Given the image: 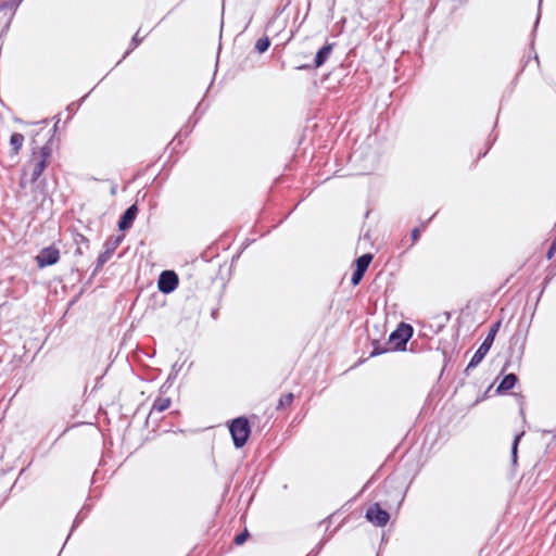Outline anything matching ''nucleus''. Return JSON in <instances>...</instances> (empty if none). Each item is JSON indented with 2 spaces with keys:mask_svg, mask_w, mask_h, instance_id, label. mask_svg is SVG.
I'll return each instance as SVG.
<instances>
[{
  "mask_svg": "<svg viewBox=\"0 0 556 556\" xmlns=\"http://www.w3.org/2000/svg\"><path fill=\"white\" fill-rule=\"evenodd\" d=\"M140 39L138 37V33L134 36L132 42L137 46L139 43Z\"/></svg>",
  "mask_w": 556,
  "mask_h": 556,
  "instance_id": "23",
  "label": "nucleus"
},
{
  "mask_svg": "<svg viewBox=\"0 0 556 556\" xmlns=\"http://www.w3.org/2000/svg\"><path fill=\"white\" fill-rule=\"evenodd\" d=\"M178 286V276L172 270H165L160 275L157 287L165 294L173 292Z\"/></svg>",
  "mask_w": 556,
  "mask_h": 556,
  "instance_id": "6",
  "label": "nucleus"
},
{
  "mask_svg": "<svg viewBox=\"0 0 556 556\" xmlns=\"http://www.w3.org/2000/svg\"><path fill=\"white\" fill-rule=\"evenodd\" d=\"M76 252H77V253H79V254H81V253H83V248H81V245H80V244H78V248H77Z\"/></svg>",
  "mask_w": 556,
  "mask_h": 556,
  "instance_id": "24",
  "label": "nucleus"
},
{
  "mask_svg": "<svg viewBox=\"0 0 556 556\" xmlns=\"http://www.w3.org/2000/svg\"><path fill=\"white\" fill-rule=\"evenodd\" d=\"M51 153L52 149L49 143L38 149L33 148L30 159L23 165L22 168V176L20 179V188L22 190L26 189L27 184H34L39 179L49 164Z\"/></svg>",
  "mask_w": 556,
  "mask_h": 556,
  "instance_id": "1",
  "label": "nucleus"
},
{
  "mask_svg": "<svg viewBox=\"0 0 556 556\" xmlns=\"http://www.w3.org/2000/svg\"><path fill=\"white\" fill-rule=\"evenodd\" d=\"M420 232L418 228L413 229L412 231V239L414 242H416L419 239Z\"/></svg>",
  "mask_w": 556,
  "mask_h": 556,
  "instance_id": "21",
  "label": "nucleus"
},
{
  "mask_svg": "<svg viewBox=\"0 0 556 556\" xmlns=\"http://www.w3.org/2000/svg\"><path fill=\"white\" fill-rule=\"evenodd\" d=\"M371 261H372V255L369 253L364 254L356 260V262H355L356 268H355V270L352 275V279H351V282L353 286H357L361 282V280L364 277V274L367 270Z\"/></svg>",
  "mask_w": 556,
  "mask_h": 556,
  "instance_id": "8",
  "label": "nucleus"
},
{
  "mask_svg": "<svg viewBox=\"0 0 556 556\" xmlns=\"http://www.w3.org/2000/svg\"><path fill=\"white\" fill-rule=\"evenodd\" d=\"M270 42H269V39L267 37H262L260 38L256 43H255V49L260 52V53H263L265 52L268 47H269Z\"/></svg>",
  "mask_w": 556,
  "mask_h": 556,
  "instance_id": "15",
  "label": "nucleus"
},
{
  "mask_svg": "<svg viewBox=\"0 0 556 556\" xmlns=\"http://www.w3.org/2000/svg\"><path fill=\"white\" fill-rule=\"evenodd\" d=\"M332 51V45L324 46L316 54L315 58V67H320L329 58Z\"/></svg>",
  "mask_w": 556,
  "mask_h": 556,
  "instance_id": "10",
  "label": "nucleus"
},
{
  "mask_svg": "<svg viewBox=\"0 0 556 556\" xmlns=\"http://www.w3.org/2000/svg\"><path fill=\"white\" fill-rule=\"evenodd\" d=\"M555 252H556V238L552 242V244H551V247H549V249H548V251L546 253V257L548 260H551L554 256Z\"/></svg>",
  "mask_w": 556,
  "mask_h": 556,
  "instance_id": "19",
  "label": "nucleus"
},
{
  "mask_svg": "<svg viewBox=\"0 0 556 556\" xmlns=\"http://www.w3.org/2000/svg\"><path fill=\"white\" fill-rule=\"evenodd\" d=\"M517 382V376L515 374L506 375L497 387L498 392L508 391L514 388Z\"/></svg>",
  "mask_w": 556,
  "mask_h": 556,
  "instance_id": "11",
  "label": "nucleus"
},
{
  "mask_svg": "<svg viewBox=\"0 0 556 556\" xmlns=\"http://www.w3.org/2000/svg\"><path fill=\"white\" fill-rule=\"evenodd\" d=\"M293 397L294 395L292 393H287L282 395L278 401L277 409H283L291 405Z\"/></svg>",
  "mask_w": 556,
  "mask_h": 556,
  "instance_id": "14",
  "label": "nucleus"
},
{
  "mask_svg": "<svg viewBox=\"0 0 556 556\" xmlns=\"http://www.w3.org/2000/svg\"><path fill=\"white\" fill-rule=\"evenodd\" d=\"M170 403H172V401L169 397L159 396L155 399V401L153 403L151 413H153V412L162 413L170 406Z\"/></svg>",
  "mask_w": 556,
  "mask_h": 556,
  "instance_id": "13",
  "label": "nucleus"
},
{
  "mask_svg": "<svg viewBox=\"0 0 556 556\" xmlns=\"http://www.w3.org/2000/svg\"><path fill=\"white\" fill-rule=\"evenodd\" d=\"M80 240L76 241L78 244H81V247H85L88 248V240L84 237V236H79Z\"/></svg>",
  "mask_w": 556,
  "mask_h": 556,
  "instance_id": "22",
  "label": "nucleus"
},
{
  "mask_svg": "<svg viewBox=\"0 0 556 556\" xmlns=\"http://www.w3.org/2000/svg\"><path fill=\"white\" fill-rule=\"evenodd\" d=\"M24 143V136L20 132H14L10 138V146L12 148L13 154H18Z\"/></svg>",
  "mask_w": 556,
  "mask_h": 556,
  "instance_id": "12",
  "label": "nucleus"
},
{
  "mask_svg": "<svg viewBox=\"0 0 556 556\" xmlns=\"http://www.w3.org/2000/svg\"><path fill=\"white\" fill-rule=\"evenodd\" d=\"M23 0H9L8 2H4L3 4L0 5V9L1 10H5V9H10V10H15L22 2Z\"/></svg>",
  "mask_w": 556,
  "mask_h": 556,
  "instance_id": "17",
  "label": "nucleus"
},
{
  "mask_svg": "<svg viewBox=\"0 0 556 556\" xmlns=\"http://www.w3.org/2000/svg\"><path fill=\"white\" fill-rule=\"evenodd\" d=\"M366 518L375 526L383 527L388 523L390 515L376 503L367 509Z\"/></svg>",
  "mask_w": 556,
  "mask_h": 556,
  "instance_id": "5",
  "label": "nucleus"
},
{
  "mask_svg": "<svg viewBox=\"0 0 556 556\" xmlns=\"http://www.w3.org/2000/svg\"><path fill=\"white\" fill-rule=\"evenodd\" d=\"M108 257H109V254H108V253H103V254H101V255L98 257V265H99V266L103 265V264L106 262Z\"/></svg>",
  "mask_w": 556,
  "mask_h": 556,
  "instance_id": "20",
  "label": "nucleus"
},
{
  "mask_svg": "<svg viewBox=\"0 0 556 556\" xmlns=\"http://www.w3.org/2000/svg\"><path fill=\"white\" fill-rule=\"evenodd\" d=\"M500 325H501V323L497 321V323H495L491 327V329H490L488 336L485 337L484 341L478 348V350L476 351V353L471 357L469 364L467 365V367L465 369L466 374H468L471 369L477 367L482 362L484 356L488 354V352L490 351V349H491V346H492V344L494 342V339H495V336H496V333L498 331Z\"/></svg>",
  "mask_w": 556,
  "mask_h": 556,
  "instance_id": "3",
  "label": "nucleus"
},
{
  "mask_svg": "<svg viewBox=\"0 0 556 556\" xmlns=\"http://www.w3.org/2000/svg\"><path fill=\"white\" fill-rule=\"evenodd\" d=\"M522 435H523V432H521L519 434H516L515 438H514V441H513L511 456H513V462L514 463H516V460H517L518 444H519V441H520Z\"/></svg>",
  "mask_w": 556,
  "mask_h": 556,
  "instance_id": "16",
  "label": "nucleus"
},
{
  "mask_svg": "<svg viewBox=\"0 0 556 556\" xmlns=\"http://www.w3.org/2000/svg\"><path fill=\"white\" fill-rule=\"evenodd\" d=\"M60 258V252L56 248L48 247L40 251L36 256L37 264L40 268L51 266L58 263Z\"/></svg>",
  "mask_w": 556,
  "mask_h": 556,
  "instance_id": "7",
  "label": "nucleus"
},
{
  "mask_svg": "<svg viewBox=\"0 0 556 556\" xmlns=\"http://www.w3.org/2000/svg\"><path fill=\"white\" fill-rule=\"evenodd\" d=\"M229 431L235 446L242 447L247 443L251 432L248 419L244 417L233 419L229 426Z\"/></svg>",
  "mask_w": 556,
  "mask_h": 556,
  "instance_id": "4",
  "label": "nucleus"
},
{
  "mask_svg": "<svg viewBox=\"0 0 556 556\" xmlns=\"http://www.w3.org/2000/svg\"><path fill=\"white\" fill-rule=\"evenodd\" d=\"M248 536H249V533H248V531L245 530L244 532H242V533L238 534V535L235 538V543H236L237 545H241V544H243V543L247 541Z\"/></svg>",
  "mask_w": 556,
  "mask_h": 556,
  "instance_id": "18",
  "label": "nucleus"
},
{
  "mask_svg": "<svg viewBox=\"0 0 556 556\" xmlns=\"http://www.w3.org/2000/svg\"><path fill=\"white\" fill-rule=\"evenodd\" d=\"M413 336V328L408 324H400V326L390 334L388 344L389 348L380 349L376 346L371 352V356L380 355L389 350H405L407 341Z\"/></svg>",
  "mask_w": 556,
  "mask_h": 556,
  "instance_id": "2",
  "label": "nucleus"
},
{
  "mask_svg": "<svg viewBox=\"0 0 556 556\" xmlns=\"http://www.w3.org/2000/svg\"><path fill=\"white\" fill-rule=\"evenodd\" d=\"M137 213H138V208L136 206V204L129 206L123 214V216L121 217L119 222H118V228L121 230H127L131 227L136 216H137Z\"/></svg>",
  "mask_w": 556,
  "mask_h": 556,
  "instance_id": "9",
  "label": "nucleus"
}]
</instances>
